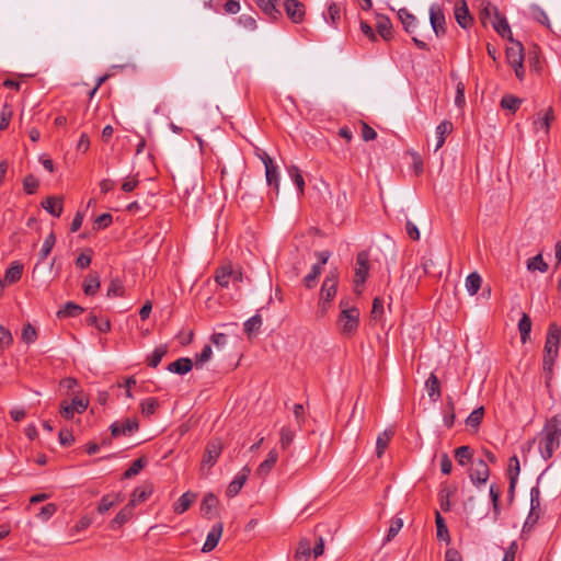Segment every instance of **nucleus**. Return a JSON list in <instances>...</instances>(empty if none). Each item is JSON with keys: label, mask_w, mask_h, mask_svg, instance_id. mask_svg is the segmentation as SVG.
I'll return each mask as SVG.
<instances>
[{"label": "nucleus", "mask_w": 561, "mask_h": 561, "mask_svg": "<svg viewBox=\"0 0 561 561\" xmlns=\"http://www.w3.org/2000/svg\"><path fill=\"white\" fill-rule=\"evenodd\" d=\"M57 512V505L54 504V503H48L46 505H44L39 513L37 514V517L43 520V522H46L55 513Z\"/></svg>", "instance_id": "60"}, {"label": "nucleus", "mask_w": 561, "mask_h": 561, "mask_svg": "<svg viewBox=\"0 0 561 561\" xmlns=\"http://www.w3.org/2000/svg\"><path fill=\"white\" fill-rule=\"evenodd\" d=\"M398 18L400 19L404 30L409 34H413L416 30V18L405 8L398 11Z\"/></svg>", "instance_id": "22"}, {"label": "nucleus", "mask_w": 561, "mask_h": 561, "mask_svg": "<svg viewBox=\"0 0 561 561\" xmlns=\"http://www.w3.org/2000/svg\"><path fill=\"white\" fill-rule=\"evenodd\" d=\"M530 11H531V15L533 18L538 21L539 23L546 25V26H550V21H549V18L547 15V13L545 12V10L537 5V4H533L530 7Z\"/></svg>", "instance_id": "53"}, {"label": "nucleus", "mask_w": 561, "mask_h": 561, "mask_svg": "<svg viewBox=\"0 0 561 561\" xmlns=\"http://www.w3.org/2000/svg\"><path fill=\"white\" fill-rule=\"evenodd\" d=\"M277 460H278L277 450L276 449L270 450L265 460H263L256 468L255 474L262 479L266 478L270 474V472L273 470V468L275 467Z\"/></svg>", "instance_id": "14"}, {"label": "nucleus", "mask_w": 561, "mask_h": 561, "mask_svg": "<svg viewBox=\"0 0 561 561\" xmlns=\"http://www.w3.org/2000/svg\"><path fill=\"white\" fill-rule=\"evenodd\" d=\"M484 410L482 407L473 410L466 420V424L470 427L477 428L482 422Z\"/></svg>", "instance_id": "50"}, {"label": "nucleus", "mask_w": 561, "mask_h": 561, "mask_svg": "<svg viewBox=\"0 0 561 561\" xmlns=\"http://www.w3.org/2000/svg\"><path fill=\"white\" fill-rule=\"evenodd\" d=\"M13 115L12 106L5 102L0 111V130L8 128Z\"/></svg>", "instance_id": "45"}, {"label": "nucleus", "mask_w": 561, "mask_h": 561, "mask_svg": "<svg viewBox=\"0 0 561 561\" xmlns=\"http://www.w3.org/2000/svg\"><path fill=\"white\" fill-rule=\"evenodd\" d=\"M548 264L545 262V260L542 259V254L540 253L527 261V270L529 272L538 271L540 273H546L548 271Z\"/></svg>", "instance_id": "37"}, {"label": "nucleus", "mask_w": 561, "mask_h": 561, "mask_svg": "<svg viewBox=\"0 0 561 561\" xmlns=\"http://www.w3.org/2000/svg\"><path fill=\"white\" fill-rule=\"evenodd\" d=\"M152 492L153 486L151 484H142L133 491L128 504L135 507L136 505L147 501L149 496L152 494Z\"/></svg>", "instance_id": "18"}, {"label": "nucleus", "mask_w": 561, "mask_h": 561, "mask_svg": "<svg viewBox=\"0 0 561 561\" xmlns=\"http://www.w3.org/2000/svg\"><path fill=\"white\" fill-rule=\"evenodd\" d=\"M430 23L437 37L445 35V14L443 8L437 3H433L430 7Z\"/></svg>", "instance_id": "6"}, {"label": "nucleus", "mask_w": 561, "mask_h": 561, "mask_svg": "<svg viewBox=\"0 0 561 561\" xmlns=\"http://www.w3.org/2000/svg\"><path fill=\"white\" fill-rule=\"evenodd\" d=\"M392 436L393 431H385L378 435L376 440V455L378 458H381L385 454V450L388 447Z\"/></svg>", "instance_id": "33"}, {"label": "nucleus", "mask_w": 561, "mask_h": 561, "mask_svg": "<svg viewBox=\"0 0 561 561\" xmlns=\"http://www.w3.org/2000/svg\"><path fill=\"white\" fill-rule=\"evenodd\" d=\"M312 556V549L309 540L302 539L298 543V548L295 554V558L298 561H308Z\"/></svg>", "instance_id": "38"}, {"label": "nucleus", "mask_w": 561, "mask_h": 561, "mask_svg": "<svg viewBox=\"0 0 561 561\" xmlns=\"http://www.w3.org/2000/svg\"><path fill=\"white\" fill-rule=\"evenodd\" d=\"M39 186V181L33 174H28L23 180V188L27 194H34Z\"/></svg>", "instance_id": "56"}, {"label": "nucleus", "mask_w": 561, "mask_h": 561, "mask_svg": "<svg viewBox=\"0 0 561 561\" xmlns=\"http://www.w3.org/2000/svg\"><path fill=\"white\" fill-rule=\"evenodd\" d=\"M561 415L548 419L538 435V449L545 460L550 459L560 447Z\"/></svg>", "instance_id": "1"}, {"label": "nucleus", "mask_w": 561, "mask_h": 561, "mask_svg": "<svg viewBox=\"0 0 561 561\" xmlns=\"http://www.w3.org/2000/svg\"><path fill=\"white\" fill-rule=\"evenodd\" d=\"M217 503H218V500L214 494H211V493L206 494L204 496V499L202 501V505H201L202 513L209 517L213 514L214 510L216 508Z\"/></svg>", "instance_id": "39"}, {"label": "nucleus", "mask_w": 561, "mask_h": 561, "mask_svg": "<svg viewBox=\"0 0 561 561\" xmlns=\"http://www.w3.org/2000/svg\"><path fill=\"white\" fill-rule=\"evenodd\" d=\"M42 207L54 217H60L64 210L62 198L49 196L42 202Z\"/></svg>", "instance_id": "21"}, {"label": "nucleus", "mask_w": 561, "mask_h": 561, "mask_svg": "<svg viewBox=\"0 0 561 561\" xmlns=\"http://www.w3.org/2000/svg\"><path fill=\"white\" fill-rule=\"evenodd\" d=\"M455 458L460 466L467 465L472 458V451L469 446H460L455 450Z\"/></svg>", "instance_id": "43"}, {"label": "nucleus", "mask_w": 561, "mask_h": 561, "mask_svg": "<svg viewBox=\"0 0 561 561\" xmlns=\"http://www.w3.org/2000/svg\"><path fill=\"white\" fill-rule=\"evenodd\" d=\"M83 311V308L79 305H76L73 302H68L64 307V309L59 310L57 316L58 317H77Z\"/></svg>", "instance_id": "51"}, {"label": "nucleus", "mask_w": 561, "mask_h": 561, "mask_svg": "<svg viewBox=\"0 0 561 561\" xmlns=\"http://www.w3.org/2000/svg\"><path fill=\"white\" fill-rule=\"evenodd\" d=\"M454 126L450 121H443L435 129L436 142L434 151H438L445 144L446 137L453 131Z\"/></svg>", "instance_id": "20"}, {"label": "nucleus", "mask_w": 561, "mask_h": 561, "mask_svg": "<svg viewBox=\"0 0 561 561\" xmlns=\"http://www.w3.org/2000/svg\"><path fill=\"white\" fill-rule=\"evenodd\" d=\"M455 19L460 27L468 28L472 24V16L469 13L468 5L461 0L455 8Z\"/></svg>", "instance_id": "16"}, {"label": "nucleus", "mask_w": 561, "mask_h": 561, "mask_svg": "<svg viewBox=\"0 0 561 561\" xmlns=\"http://www.w3.org/2000/svg\"><path fill=\"white\" fill-rule=\"evenodd\" d=\"M500 495H501L500 489L495 484H491L490 485V497H491L492 505H493L494 519H496L501 514Z\"/></svg>", "instance_id": "48"}, {"label": "nucleus", "mask_w": 561, "mask_h": 561, "mask_svg": "<svg viewBox=\"0 0 561 561\" xmlns=\"http://www.w3.org/2000/svg\"><path fill=\"white\" fill-rule=\"evenodd\" d=\"M288 174L293 182L296 184L299 194H304L305 180L299 168L296 165H291L290 168H288Z\"/></svg>", "instance_id": "42"}, {"label": "nucleus", "mask_w": 561, "mask_h": 561, "mask_svg": "<svg viewBox=\"0 0 561 561\" xmlns=\"http://www.w3.org/2000/svg\"><path fill=\"white\" fill-rule=\"evenodd\" d=\"M522 103V100L514 95H504L501 100V106L505 110L515 112Z\"/></svg>", "instance_id": "52"}, {"label": "nucleus", "mask_w": 561, "mask_h": 561, "mask_svg": "<svg viewBox=\"0 0 561 561\" xmlns=\"http://www.w3.org/2000/svg\"><path fill=\"white\" fill-rule=\"evenodd\" d=\"M435 523L437 528V538L440 540H449L448 528L445 519L438 512H436Z\"/></svg>", "instance_id": "49"}, {"label": "nucleus", "mask_w": 561, "mask_h": 561, "mask_svg": "<svg viewBox=\"0 0 561 561\" xmlns=\"http://www.w3.org/2000/svg\"><path fill=\"white\" fill-rule=\"evenodd\" d=\"M22 273L23 265L18 262H13L11 266L5 271L4 282L8 284H14L21 279Z\"/></svg>", "instance_id": "32"}, {"label": "nucleus", "mask_w": 561, "mask_h": 561, "mask_svg": "<svg viewBox=\"0 0 561 561\" xmlns=\"http://www.w3.org/2000/svg\"><path fill=\"white\" fill-rule=\"evenodd\" d=\"M121 501H122L121 494H115V495L106 494L101 499L100 504L98 506V512L100 514H104L107 511H110L116 503H119Z\"/></svg>", "instance_id": "34"}, {"label": "nucleus", "mask_w": 561, "mask_h": 561, "mask_svg": "<svg viewBox=\"0 0 561 561\" xmlns=\"http://www.w3.org/2000/svg\"><path fill=\"white\" fill-rule=\"evenodd\" d=\"M275 2L276 0H256L257 7L273 20L280 16V11L276 8Z\"/></svg>", "instance_id": "31"}, {"label": "nucleus", "mask_w": 561, "mask_h": 561, "mask_svg": "<svg viewBox=\"0 0 561 561\" xmlns=\"http://www.w3.org/2000/svg\"><path fill=\"white\" fill-rule=\"evenodd\" d=\"M222 535V524L218 523L211 527L209 530L206 541L202 548L203 552H210L216 548L219 542V539Z\"/></svg>", "instance_id": "19"}, {"label": "nucleus", "mask_w": 561, "mask_h": 561, "mask_svg": "<svg viewBox=\"0 0 561 561\" xmlns=\"http://www.w3.org/2000/svg\"><path fill=\"white\" fill-rule=\"evenodd\" d=\"M224 445L221 439L215 438L207 443L205 454L202 460L201 470L205 468L210 469L218 460L221 455Z\"/></svg>", "instance_id": "5"}, {"label": "nucleus", "mask_w": 561, "mask_h": 561, "mask_svg": "<svg viewBox=\"0 0 561 561\" xmlns=\"http://www.w3.org/2000/svg\"><path fill=\"white\" fill-rule=\"evenodd\" d=\"M490 477V469L483 459H476L472 461V467L469 471L471 482L480 486L484 484Z\"/></svg>", "instance_id": "7"}, {"label": "nucleus", "mask_w": 561, "mask_h": 561, "mask_svg": "<svg viewBox=\"0 0 561 561\" xmlns=\"http://www.w3.org/2000/svg\"><path fill=\"white\" fill-rule=\"evenodd\" d=\"M284 9L291 22L301 23L304 21L306 9L302 2L298 0H286Z\"/></svg>", "instance_id": "10"}, {"label": "nucleus", "mask_w": 561, "mask_h": 561, "mask_svg": "<svg viewBox=\"0 0 561 561\" xmlns=\"http://www.w3.org/2000/svg\"><path fill=\"white\" fill-rule=\"evenodd\" d=\"M378 33L385 39L389 38L391 35V23L388 19H381L378 21L377 25Z\"/></svg>", "instance_id": "62"}, {"label": "nucleus", "mask_w": 561, "mask_h": 561, "mask_svg": "<svg viewBox=\"0 0 561 561\" xmlns=\"http://www.w3.org/2000/svg\"><path fill=\"white\" fill-rule=\"evenodd\" d=\"M369 272V255L366 251H362L356 256V267H355V291L359 295L362 293L360 287L366 282Z\"/></svg>", "instance_id": "4"}, {"label": "nucleus", "mask_w": 561, "mask_h": 561, "mask_svg": "<svg viewBox=\"0 0 561 561\" xmlns=\"http://www.w3.org/2000/svg\"><path fill=\"white\" fill-rule=\"evenodd\" d=\"M520 471L519 467V460L517 456H513L508 460V478L511 480V491L515 489V485L517 483L518 474Z\"/></svg>", "instance_id": "35"}, {"label": "nucleus", "mask_w": 561, "mask_h": 561, "mask_svg": "<svg viewBox=\"0 0 561 561\" xmlns=\"http://www.w3.org/2000/svg\"><path fill=\"white\" fill-rule=\"evenodd\" d=\"M112 215L111 214H102L94 220L95 229H105L112 224Z\"/></svg>", "instance_id": "64"}, {"label": "nucleus", "mask_w": 561, "mask_h": 561, "mask_svg": "<svg viewBox=\"0 0 561 561\" xmlns=\"http://www.w3.org/2000/svg\"><path fill=\"white\" fill-rule=\"evenodd\" d=\"M341 312L337 319V328L342 335L351 337L358 329L359 324V310L356 307H351L347 301L341 300Z\"/></svg>", "instance_id": "3"}, {"label": "nucleus", "mask_w": 561, "mask_h": 561, "mask_svg": "<svg viewBox=\"0 0 561 561\" xmlns=\"http://www.w3.org/2000/svg\"><path fill=\"white\" fill-rule=\"evenodd\" d=\"M337 290V275L330 273L325 276L321 287L320 298L332 301Z\"/></svg>", "instance_id": "13"}, {"label": "nucleus", "mask_w": 561, "mask_h": 561, "mask_svg": "<svg viewBox=\"0 0 561 561\" xmlns=\"http://www.w3.org/2000/svg\"><path fill=\"white\" fill-rule=\"evenodd\" d=\"M159 407L158 399L156 398H147L141 401L140 409L141 413L145 416H150L156 413L157 409Z\"/></svg>", "instance_id": "44"}, {"label": "nucleus", "mask_w": 561, "mask_h": 561, "mask_svg": "<svg viewBox=\"0 0 561 561\" xmlns=\"http://www.w3.org/2000/svg\"><path fill=\"white\" fill-rule=\"evenodd\" d=\"M425 389L432 400L436 401L440 397L439 380L434 373L427 378Z\"/></svg>", "instance_id": "27"}, {"label": "nucleus", "mask_w": 561, "mask_h": 561, "mask_svg": "<svg viewBox=\"0 0 561 561\" xmlns=\"http://www.w3.org/2000/svg\"><path fill=\"white\" fill-rule=\"evenodd\" d=\"M139 428V424L137 419H125L123 421L114 422L111 425V434L114 437H119L123 435H130L137 432Z\"/></svg>", "instance_id": "9"}, {"label": "nucleus", "mask_w": 561, "mask_h": 561, "mask_svg": "<svg viewBox=\"0 0 561 561\" xmlns=\"http://www.w3.org/2000/svg\"><path fill=\"white\" fill-rule=\"evenodd\" d=\"M168 353V346L165 344L157 346L153 352L148 355L147 357V364L150 367L156 368L160 362L162 360L163 356Z\"/></svg>", "instance_id": "36"}, {"label": "nucleus", "mask_w": 561, "mask_h": 561, "mask_svg": "<svg viewBox=\"0 0 561 561\" xmlns=\"http://www.w3.org/2000/svg\"><path fill=\"white\" fill-rule=\"evenodd\" d=\"M554 118L552 108H548L545 112H539L537 117L534 119V129L536 131H542L543 134L549 133L550 123Z\"/></svg>", "instance_id": "17"}, {"label": "nucleus", "mask_w": 561, "mask_h": 561, "mask_svg": "<svg viewBox=\"0 0 561 561\" xmlns=\"http://www.w3.org/2000/svg\"><path fill=\"white\" fill-rule=\"evenodd\" d=\"M482 284V277L479 273L472 272L466 277L465 286L470 296L478 293Z\"/></svg>", "instance_id": "30"}, {"label": "nucleus", "mask_w": 561, "mask_h": 561, "mask_svg": "<svg viewBox=\"0 0 561 561\" xmlns=\"http://www.w3.org/2000/svg\"><path fill=\"white\" fill-rule=\"evenodd\" d=\"M324 21L332 26H336L341 19V4L331 2L327 11L323 13Z\"/></svg>", "instance_id": "26"}, {"label": "nucleus", "mask_w": 561, "mask_h": 561, "mask_svg": "<svg viewBox=\"0 0 561 561\" xmlns=\"http://www.w3.org/2000/svg\"><path fill=\"white\" fill-rule=\"evenodd\" d=\"M402 527H403L402 518L394 517L390 523V527H389L387 536H386V541L387 542L391 541L399 534V531L401 530Z\"/></svg>", "instance_id": "54"}, {"label": "nucleus", "mask_w": 561, "mask_h": 561, "mask_svg": "<svg viewBox=\"0 0 561 561\" xmlns=\"http://www.w3.org/2000/svg\"><path fill=\"white\" fill-rule=\"evenodd\" d=\"M322 268L321 265H313L311 267V271L305 276L304 283L307 288H312L316 285V280L321 274Z\"/></svg>", "instance_id": "55"}, {"label": "nucleus", "mask_w": 561, "mask_h": 561, "mask_svg": "<svg viewBox=\"0 0 561 561\" xmlns=\"http://www.w3.org/2000/svg\"><path fill=\"white\" fill-rule=\"evenodd\" d=\"M493 10H494V19L492 21L493 28L503 38H508L510 41H513L512 31H511L507 20L499 13L496 8H493Z\"/></svg>", "instance_id": "15"}, {"label": "nucleus", "mask_w": 561, "mask_h": 561, "mask_svg": "<svg viewBox=\"0 0 561 561\" xmlns=\"http://www.w3.org/2000/svg\"><path fill=\"white\" fill-rule=\"evenodd\" d=\"M518 330L520 333L522 342L526 343L531 331V320L526 313L523 314L518 322Z\"/></svg>", "instance_id": "40"}, {"label": "nucleus", "mask_w": 561, "mask_h": 561, "mask_svg": "<svg viewBox=\"0 0 561 561\" xmlns=\"http://www.w3.org/2000/svg\"><path fill=\"white\" fill-rule=\"evenodd\" d=\"M89 405V401L82 398H73L71 403H67L66 401L60 403V414L66 420H70L75 416L76 413H83Z\"/></svg>", "instance_id": "8"}, {"label": "nucleus", "mask_w": 561, "mask_h": 561, "mask_svg": "<svg viewBox=\"0 0 561 561\" xmlns=\"http://www.w3.org/2000/svg\"><path fill=\"white\" fill-rule=\"evenodd\" d=\"M232 274H234V268L229 264L224 265L217 270L215 279L221 287H228Z\"/></svg>", "instance_id": "29"}, {"label": "nucleus", "mask_w": 561, "mask_h": 561, "mask_svg": "<svg viewBox=\"0 0 561 561\" xmlns=\"http://www.w3.org/2000/svg\"><path fill=\"white\" fill-rule=\"evenodd\" d=\"M193 368V362L192 359L187 357H181L176 359L175 362L169 364L168 370L174 374L179 375H185L188 371H191Z\"/></svg>", "instance_id": "24"}, {"label": "nucleus", "mask_w": 561, "mask_h": 561, "mask_svg": "<svg viewBox=\"0 0 561 561\" xmlns=\"http://www.w3.org/2000/svg\"><path fill=\"white\" fill-rule=\"evenodd\" d=\"M511 45L506 48V60L511 67L524 64V47L517 41H510Z\"/></svg>", "instance_id": "12"}, {"label": "nucleus", "mask_w": 561, "mask_h": 561, "mask_svg": "<svg viewBox=\"0 0 561 561\" xmlns=\"http://www.w3.org/2000/svg\"><path fill=\"white\" fill-rule=\"evenodd\" d=\"M35 339H36V330L34 329V327L30 323L24 325L23 331H22V340L25 343L31 344L35 341Z\"/></svg>", "instance_id": "63"}, {"label": "nucleus", "mask_w": 561, "mask_h": 561, "mask_svg": "<svg viewBox=\"0 0 561 561\" xmlns=\"http://www.w3.org/2000/svg\"><path fill=\"white\" fill-rule=\"evenodd\" d=\"M13 343V336L11 332L0 324V351H4Z\"/></svg>", "instance_id": "57"}, {"label": "nucleus", "mask_w": 561, "mask_h": 561, "mask_svg": "<svg viewBox=\"0 0 561 561\" xmlns=\"http://www.w3.org/2000/svg\"><path fill=\"white\" fill-rule=\"evenodd\" d=\"M251 472L249 466H244L233 478V480L229 483L226 494L229 497L236 496L240 490L243 488L248 477Z\"/></svg>", "instance_id": "11"}, {"label": "nucleus", "mask_w": 561, "mask_h": 561, "mask_svg": "<svg viewBox=\"0 0 561 561\" xmlns=\"http://www.w3.org/2000/svg\"><path fill=\"white\" fill-rule=\"evenodd\" d=\"M262 327V318L260 314H254L249 320L244 322V331L245 333L251 336L252 334H255L260 331Z\"/></svg>", "instance_id": "41"}, {"label": "nucleus", "mask_w": 561, "mask_h": 561, "mask_svg": "<svg viewBox=\"0 0 561 561\" xmlns=\"http://www.w3.org/2000/svg\"><path fill=\"white\" fill-rule=\"evenodd\" d=\"M56 243V237L54 232H50L44 240L42 249L39 251L41 261H44L51 252Z\"/></svg>", "instance_id": "47"}, {"label": "nucleus", "mask_w": 561, "mask_h": 561, "mask_svg": "<svg viewBox=\"0 0 561 561\" xmlns=\"http://www.w3.org/2000/svg\"><path fill=\"white\" fill-rule=\"evenodd\" d=\"M100 277L98 273H90L85 276L82 288L85 295L94 296L100 288Z\"/></svg>", "instance_id": "25"}, {"label": "nucleus", "mask_w": 561, "mask_h": 561, "mask_svg": "<svg viewBox=\"0 0 561 561\" xmlns=\"http://www.w3.org/2000/svg\"><path fill=\"white\" fill-rule=\"evenodd\" d=\"M265 178L266 182L270 186H274L276 192H278L279 188V176H278V170L277 165H272L268 168H265Z\"/></svg>", "instance_id": "46"}, {"label": "nucleus", "mask_w": 561, "mask_h": 561, "mask_svg": "<svg viewBox=\"0 0 561 561\" xmlns=\"http://www.w3.org/2000/svg\"><path fill=\"white\" fill-rule=\"evenodd\" d=\"M124 295V286L119 279H113L107 288L108 297H122Z\"/></svg>", "instance_id": "59"}, {"label": "nucleus", "mask_w": 561, "mask_h": 561, "mask_svg": "<svg viewBox=\"0 0 561 561\" xmlns=\"http://www.w3.org/2000/svg\"><path fill=\"white\" fill-rule=\"evenodd\" d=\"M295 437V432L289 427H283L280 430V445L283 448H286L291 444Z\"/></svg>", "instance_id": "61"}, {"label": "nucleus", "mask_w": 561, "mask_h": 561, "mask_svg": "<svg viewBox=\"0 0 561 561\" xmlns=\"http://www.w3.org/2000/svg\"><path fill=\"white\" fill-rule=\"evenodd\" d=\"M196 497V494L190 491L182 494L173 505L174 513L183 514L184 512H186L190 508V506L195 502Z\"/></svg>", "instance_id": "23"}, {"label": "nucleus", "mask_w": 561, "mask_h": 561, "mask_svg": "<svg viewBox=\"0 0 561 561\" xmlns=\"http://www.w3.org/2000/svg\"><path fill=\"white\" fill-rule=\"evenodd\" d=\"M144 467H145V460L142 458H138L124 472L123 477L125 479H130V478L135 477L136 474H138Z\"/></svg>", "instance_id": "58"}, {"label": "nucleus", "mask_w": 561, "mask_h": 561, "mask_svg": "<svg viewBox=\"0 0 561 561\" xmlns=\"http://www.w3.org/2000/svg\"><path fill=\"white\" fill-rule=\"evenodd\" d=\"M134 507L127 504L124 508H122L115 517L111 522V527L113 529L119 528L126 522H128L133 515Z\"/></svg>", "instance_id": "28"}, {"label": "nucleus", "mask_w": 561, "mask_h": 561, "mask_svg": "<svg viewBox=\"0 0 561 561\" xmlns=\"http://www.w3.org/2000/svg\"><path fill=\"white\" fill-rule=\"evenodd\" d=\"M560 331L556 323L549 325L542 367L550 376L553 373V366L559 355Z\"/></svg>", "instance_id": "2"}]
</instances>
